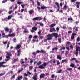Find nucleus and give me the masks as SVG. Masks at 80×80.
Instances as JSON below:
<instances>
[{
	"instance_id": "nucleus-1",
	"label": "nucleus",
	"mask_w": 80,
	"mask_h": 80,
	"mask_svg": "<svg viewBox=\"0 0 80 80\" xmlns=\"http://www.w3.org/2000/svg\"><path fill=\"white\" fill-rule=\"evenodd\" d=\"M2 36H3L2 38H8V37H14L15 36V35L14 33H12V34H9L8 35H5V34L4 33H3L2 34Z\"/></svg>"
},
{
	"instance_id": "nucleus-2",
	"label": "nucleus",
	"mask_w": 80,
	"mask_h": 80,
	"mask_svg": "<svg viewBox=\"0 0 80 80\" xmlns=\"http://www.w3.org/2000/svg\"><path fill=\"white\" fill-rule=\"evenodd\" d=\"M7 55L8 56H6V58L7 59H5V61L6 62H8V61L10 60V57L12 56V55L11 52H7Z\"/></svg>"
},
{
	"instance_id": "nucleus-3",
	"label": "nucleus",
	"mask_w": 80,
	"mask_h": 80,
	"mask_svg": "<svg viewBox=\"0 0 80 80\" xmlns=\"http://www.w3.org/2000/svg\"><path fill=\"white\" fill-rule=\"evenodd\" d=\"M46 66H47V62H44L43 64L40 65L37 68H40V69H45V67H46Z\"/></svg>"
},
{
	"instance_id": "nucleus-4",
	"label": "nucleus",
	"mask_w": 80,
	"mask_h": 80,
	"mask_svg": "<svg viewBox=\"0 0 80 80\" xmlns=\"http://www.w3.org/2000/svg\"><path fill=\"white\" fill-rule=\"evenodd\" d=\"M6 63V62H0V67H2L5 68L7 67V65H3V64Z\"/></svg>"
},
{
	"instance_id": "nucleus-5",
	"label": "nucleus",
	"mask_w": 80,
	"mask_h": 80,
	"mask_svg": "<svg viewBox=\"0 0 80 80\" xmlns=\"http://www.w3.org/2000/svg\"><path fill=\"white\" fill-rule=\"evenodd\" d=\"M42 19H43V18L38 17L33 18L32 20L33 21H36V20H42Z\"/></svg>"
},
{
	"instance_id": "nucleus-6",
	"label": "nucleus",
	"mask_w": 80,
	"mask_h": 80,
	"mask_svg": "<svg viewBox=\"0 0 80 80\" xmlns=\"http://www.w3.org/2000/svg\"><path fill=\"white\" fill-rule=\"evenodd\" d=\"M40 52V53H46V51H44L43 50H41L40 51L38 50L36 52V54H37V53H39Z\"/></svg>"
},
{
	"instance_id": "nucleus-7",
	"label": "nucleus",
	"mask_w": 80,
	"mask_h": 80,
	"mask_svg": "<svg viewBox=\"0 0 80 80\" xmlns=\"http://www.w3.org/2000/svg\"><path fill=\"white\" fill-rule=\"evenodd\" d=\"M52 36H53V37L54 36L55 38H57L59 37V36L58 35V33H52Z\"/></svg>"
},
{
	"instance_id": "nucleus-8",
	"label": "nucleus",
	"mask_w": 80,
	"mask_h": 80,
	"mask_svg": "<svg viewBox=\"0 0 80 80\" xmlns=\"http://www.w3.org/2000/svg\"><path fill=\"white\" fill-rule=\"evenodd\" d=\"M78 47H77L76 48V53H75L76 57H78V49H79V48H78Z\"/></svg>"
},
{
	"instance_id": "nucleus-9",
	"label": "nucleus",
	"mask_w": 80,
	"mask_h": 80,
	"mask_svg": "<svg viewBox=\"0 0 80 80\" xmlns=\"http://www.w3.org/2000/svg\"><path fill=\"white\" fill-rule=\"evenodd\" d=\"M58 50V48H55L52 49V51H50V53H55V52H54V50Z\"/></svg>"
},
{
	"instance_id": "nucleus-10",
	"label": "nucleus",
	"mask_w": 80,
	"mask_h": 80,
	"mask_svg": "<svg viewBox=\"0 0 80 80\" xmlns=\"http://www.w3.org/2000/svg\"><path fill=\"white\" fill-rule=\"evenodd\" d=\"M76 7H78V8H80L79 7H80V2H76Z\"/></svg>"
},
{
	"instance_id": "nucleus-11",
	"label": "nucleus",
	"mask_w": 80,
	"mask_h": 80,
	"mask_svg": "<svg viewBox=\"0 0 80 80\" xmlns=\"http://www.w3.org/2000/svg\"><path fill=\"white\" fill-rule=\"evenodd\" d=\"M50 32H56L57 30H55V29L53 28H52L50 29Z\"/></svg>"
},
{
	"instance_id": "nucleus-12",
	"label": "nucleus",
	"mask_w": 80,
	"mask_h": 80,
	"mask_svg": "<svg viewBox=\"0 0 80 80\" xmlns=\"http://www.w3.org/2000/svg\"><path fill=\"white\" fill-rule=\"evenodd\" d=\"M75 35H76V33H73L72 34L71 38V40H73V39H74V38H75Z\"/></svg>"
},
{
	"instance_id": "nucleus-13",
	"label": "nucleus",
	"mask_w": 80,
	"mask_h": 80,
	"mask_svg": "<svg viewBox=\"0 0 80 80\" xmlns=\"http://www.w3.org/2000/svg\"><path fill=\"white\" fill-rule=\"evenodd\" d=\"M37 77H38V74L34 75L32 78L34 80H38V79L37 78Z\"/></svg>"
},
{
	"instance_id": "nucleus-14",
	"label": "nucleus",
	"mask_w": 80,
	"mask_h": 80,
	"mask_svg": "<svg viewBox=\"0 0 80 80\" xmlns=\"http://www.w3.org/2000/svg\"><path fill=\"white\" fill-rule=\"evenodd\" d=\"M55 4L58 7V11H59L60 10V5H59V4L58 2H56Z\"/></svg>"
},
{
	"instance_id": "nucleus-15",
	"label": "nucleus",
	"mask_w": 80,
	"mask_h": 80,
	"mask_svg": "<svg viewBox=\"0 0 80 80\" xmlns=\"http://www.w3.org/2000/svg\"><path fill=\"white\" fill-rule=\"evenodd\" d=\"M22 78H23V76H18V78L16 80H21V79H22Z\"/></svg>"
},
{
	"instance_id": "nucleus-16",
	"label": "nucleus",
	"mask_w": 80,
	"mask_h": 80,
	"mask_svg": "<svg viewBox=\"0 0 80 80\" xmlns=\"http://www.w3.org/2000/svg\"><path fill=\"white\" fill-rule=\"evenodd\" d=\"M70 67H72V68H73V67L75 68H77V67L76 66H75L73 63H72L70 65Z\"/></svg>"
},
{
	"instance_id": "nucleus-17",
	"label": "nucleus",
	"mask_w": 80,
	"mask_h": 80,
	"mask_svg": "<svg viewBox=\"0 0 80 80\" xmlns=\"http://www.w3.org/2000/svg\"><path fill=\"white\" fill-rule=\"evenodd\" d=\"M22 47V45H18L15 48L16 50H17L18 49H19V48H20V47Z\"/></svg>"
},
{
	"instance_id": "nucleus-18",
	"label": "nucleus",
	"mask_w": 80,
	"mask_h": 80,
	"mask_svg": "<svg viewBox=\"0 0 80 80\" xmlns=\"http://www.w3.org/2000/svg\"><path fill=\"white\" fill-rule=\"evenodd\" d=\"M17 52H18V57H20V53H21V50H20V49H19L18 50Z\"/></svg>"
},
{
	"instance_id": "nucleus-19",
	"label": "nucleus",
	"mask_w": 80,
	"mask_h": 80,
	"mask_svg": "<svg viewBox=\"0 0 80 80\" xmlns=\"http://www.w3.org/2000/svg\"><path fill=\"white\" fill-rule=\"evenodd\" d=\"M4 30L6 32H9V28H8V27H7L4 28Z\"/></svg>"
},
{
	"instance_id": "nucleus-20",
	"label": "nucleus",
	"mask_w": 80,
	"mask_h": 80,
	"mask_svg": "<svg viewBox=\"0 0 80 80\" xmlns=\"http://www.w3.org/2000/svg\"><path fill=\"white\" fill-rule=\"evenodd\" d=\"M45 76V74H41L40 76V78H44Z\"/></svg>"
},
{
	"instance_id": "nucleus-21",
	"label": "nucleus",
	"mask_w": 80,
	"mask_h": 80,
	"mask_svg": "<svg viewBox=\"0 0 80 80\" xmlns=\"http://www.w3.org/2000/svg\"><path fill=\"white\" fill-rule=\"evenodd\" d=\"M33 12H34V11L32 9L29 11V14H30V15H32V13H33Z\"/></svg>"
},
{
	"instance_id": "nucleus-22",
	"label": "nucleus",
	"mask_w": 80,
	"mask_h": 80,
	"mask_svg": "<svg viewBox=\"0 0 80 80\" xmlns=\"http://www.w3.org/2000/svg\"><path fill=\"white\" fill-rule=\"evenodd\" d=\"M47 7L46 6H42L41 8V10H45V9H47Z\"/></svg>"
},
{
	"instance_id": "nucleus-23",
	"label": "nucleus",
	"mask_w": 80,
	"mask_h": 80,
	"mask_svg": "<svg viewBox=\"0 0 80 80\" xmlns=\"http://www.w3.org/2000/svg\"><path fill=\"white\" fill-rule=\"evenodd\" d=\"M27 76H28V75H27V73H25L24 75V78L26 80H28V78L25 77H27Z\"/></svg>"
},
{
	"instance_id": "nucleus-24",
	"label": "nucleus",
	"mask_w": 80,
	"mask_h": 80,
	"mask_svg": "<svg viewBox=\"0 0 80 80\" xmlns=\"http://www.w3.org/2000/svg\"><path fill=\"white\" fill-rule=\"evenodd\" d=\"M57 59H59V60H62V57L61 56H60V55H58L57 56Z\"/></svg>"
},
{
	"instance_id": "nucleus-25",
	"label": "nucleus",
	"mask_w": 80,
	"mask_h": 80,
	"mask_svg": "<svg viewBox=\"0 0 80 80\" xmlns=\"http://www.w3.org/2000/svg\"><path fill=\"white\" fill-rule=\"evenodd\" d=\"M47 37H53V34H48L47 35Z\"/></svg>"
},
{
	"instance_id": "nucleus-26",
	"label": "nucleus",
	"mask_w": 80,
	"mask_h": 80,
	"mask_svg": "<svg viewBox=\"0 0 80 80\" xmlns=\"http://www.w3.org/2000/svg\"><path fill=\"white\" fill-rule=\"evenodd\" d=\"M12 41L14 43H16V42H17V38H14L13 39Z\"/></svg>"
},
{
	"instance_id": "nucleus-27",
	"label": "nucleus",
	"mask_w": 80,
	"mask_h": 80,
	"mask_svg": "<svg viewBox=\"0 0 80 80\" xmlns=\"http://www.w3.org/2000/svg\"><path fill=\"white\" fill-rule=\"evenodd\" d=\"M32 29L34 31H37V28L36 27H34L32 28Z\"/></svg>"
},
{
	"instance_id": "nucleus-28",
	"label": "nucleus",
	"mask_w": 80,
	"mask_h": 80,
	"mask_svg": "<svg viewBox=\"0 0 80 80\" xmlns=\"http://www.w3.org/2000/svg\"><path fill=\"white\" fill-rule=\"evenodd\" d=\"M28 38H30V39L29 40V41L30 40H31V38H33V36L32 35H29Z\"/></svg>"
},
{
	"instance_id": "nucleus-29",
	"label": "nucleus",
	"mask_w": 80,
	"mask_h": 80,
	"mask_svg": "<svg viewBox=\"0 0 80 80\" xmlns=\"http://www.w3.org/2000/svg\"><path fill=\"white\" fill-rule=\"evenodd\" d=\"M55 25H56V24H52L51 25L50 27H55Z\"/></svg>"
},
{
	"instance_id": "nucleus-30",
	"label": "nucleus",
	"mask_w": 80,
	"mask_h": 80,
	"mask_svg": "<svg viewBox=\"0 0 80 80\" xmlns=\"http://www.w3.org/2000/svg\"><path fill=\"white\" fill-rule=\"evenodd\" d=\"M66 69L68 71H71L72 70V68H66Z\"/></svg>"
},
{
	"instance_id": "nucleus-31",
	"label": "nucleus",
	"mask_w": 80,
	"mask_h": 80,
	"mask_svg": "<svg viewBox=\"0 0 80 80\" xmlns=\"http://www.w3.org/2000/svg\"><path fill=\"white\" fill-rule=\"evenodd\" d=\"M33 42H34V43L35 42H38V39H37V40H35L34 39L32 40Z\"/></svg>"
},
{
	"instance_id": "nucleus-32",
	"label": "nucleus",
	"mask_w": 80,
	"mask_h": 80,
	"mask_svg": "<svg viewBox=\"0 0 80 80\" xmlns=\"http://www.w3.org/2000/svg\"><path fill=\"white\" fill-rule=\"evenodd\" d=\"M18 58H17V59H15L13 60V62H18Z\"/></svg>"
},
{
	"instance_id": "nucleus-33",
	"label": "nucleus",
	"mask_w": 80,
	"mask_h": 80,
	"mask_svg": "<svg viewBox=\"0 0 80 80\" xmlns=\"http://www.w3.org/2000/svg\"><path fill=\"white\" fill-rule=\"evenodd\" d=\"M39 38L40 39H42L43 38H44V36H40V35H39Z\"/></svg>"
},
{
	"instance_id": "nucleus-34",
	"label": "nucleus",
	"mask_w": 80,
	"mask_h": 80,
	"mask_svg": "<svg viewBox=\"0 0 80 80\" xmlns=\"http://www.w3.org/2000/svg\"><path fill=\"white\" fill-rule=\"evenodd\" d=\"M58 41L59 43H61L62 42V40H61V38H58Z\"/></svg>"
},
{
	"instance_id": "nucleus-35",
	"label": "nucleus",
	"mask_w": 80,
	"mask_h": 80,
	"mask_svg": "<svg viewBox=\"0 0 80 80\" xmlns=\"http://www.w3.org/2000/svg\"><path fill=\"white\" fill-rule=\"evenodd\" d=\"M37 24H38L39 25H40L41 26H43V24L42 23H38V22H37Z\"/></svg>"
},
{
	"instance_id": "nucleus-36",
	"label": "nucleus",
	"mask_w": 80,
	"mask_h": 80,
	"mask_svg": "<svg viewBox=\"0 0 80 80\" xmlns=\"http://www.w3.org/2000/svg\"><path fill=\"white\" fill-rule=\"evenodd\" d=\"M41 63H42V62H41V61H39L37 63V65H40V64H41Z\"/></svg>"
},
{
	"instance_id": "nucleus-37",
	"label": "nucleus",
	"mask_w": 80,
	"mask_h": 80,
	"mask_svg": "<svg viewBox=\"0 0 80 80\" xmlns=\"http://www.w3.org/2000/svg\"><path fill=\"white\" fill-rule=\"evenodd\" d=\"M23 68L21 69V70H19L18 71V73H20V72H22V71H23Z\"/></svg>"
},
{
	"instance_id": "nucleus-38",
	"label": "nucleus",
	"mask_w": 80,
	"mask_h": 80,
	"mask_svg": "<svg viewBox=\"0 0 80 80\" xmlns=\"http://www.w3.org/2000/svg\"><path fill=\"white\" fill-rule=\"evenodd\" d=\"M32 69H33V66H30L29 67V69L31 70H32Z\"/></svg>"
},
{
	"instance_id": "nucleus-39",
	"label": "nucleus",
	"mask_w": 80,
	"mask_h": 80,
	"mask_svg": "<svg viewBox=\"0 0 80 80\" xmlns=\"http://www.w3.org/2000/svg\"><path fill=\"white\" fill-rule=\"evenodd\" d=\"M62 69H60L58 71V72H57V73H60L62 72Z\"/></svg>"
},
{
	"instance_id": "nucleus-40",
	"label": "nucleus",
	"mask_w": 80,
	"mask_h": 80,
	"mask_svg": "<svg viewBox=\"0 0 80 80\" xmlns=\"http://www.w3.org/2000/svg\"><path fill=\"white\" fill-rule=\"evenodd\" d=\"M66 48L65 47H63L62 48V49H60V50H65V49Z\"/></svg>"
},
{
	"instance_id": "nucleus-41",
	"label": "nucleus",
	"mask_w": 80,
	"mask_h": 80,
	"mask_svg": "<svg viewBox=\"0 0 80 80\" xmlns=\"http://www.w3.org/2000/svg\"><path fill=\"white\" fill-rule=\"evenodd\" d=\"M52 38L51 37V38H47V40H52Z\"/></svg>"
},
{
	"instance_id": "nucleus-42",
	"label": "nucleus",
	"mask_w": 80,
	"mask_h": 80,
	"mask_svg": "<svg viewBox=\"0 0 80 80\" xmlns=\"http://www.w3.org/2000/svg\"><path fill=\"white\" fill-rule=\"evenodd\" d=\"M12 79H14V78H15V75H14L12 76L11 77Z\"/></svg>"
},
{
	"instance_id": "nucleus-43",
	"label": "nucleus",
	"mask_w": 80,
	"mask_h": 80,
	"mask_svg": "<svg viewBox=\"0 0 80 80\" xmlns=\"http://www.w3.org/2000/svg\"><path fill=\"white\" fill-rule=\"evenodd\" d=\"M12 13H13V11H9L8 12V13L9 15H10V14H11Z\"/></svg>"
},
{
	"instance_id": "nucleus-44",
	"label": "nucleus",
	"mask_w": 80,
	"mask_h": 80,
	"mask_svg": "<svg viewBox=\"0 0 80 80\" xmlns=\"http://www.w3.org/2000/svg\"><path fill=\"white\" fill-rule=\"evenodd\" d=\"M21 67H24V68H26V67H27V66H26V65L25 64H23L21 66Z\"/></svg>"
},
{
	"instance_id": "nucleus-45",
	"label": "nucleus",
	"mask_w": 80,
	"mask_h": 80,
	"mask_svg": "<svg viewBox=\"0 0 80 80\" xmlns=\"http://www.w3.org/2000/svg\"><path fill=\"white\" fill-rule=\"evenodd\" d=\"M65 62H67V60H62L61 62V63H64Z\"/></svg>"
},
{
	"instance_id": "nucleus-46",
	"label": "nucleus",
	"mask_w": 80,
	"mask_h": 80,
	"mask_svg": "<svg viewBox=\"0 0 80 80\" xmlns=\"http://www.w3.org/2000/svg\"><path fill=\"white\" fill-rule=\"evenodd\" d=\"M38 36L35 35L34 37L33 38H35V39H36V38H38Z\"/></svg>"
},
{
	"instance_id": "nucleus-47",
	"label": "nucleus",
	"mask_w": 80,
	"mask_h": 80,
	"mask_svg": "<svg viewBox=\"0 0 80 80\" xmlns=\"http://www.w3.org/2000/svg\"><path fill=\"white\" fill-rule=\"evenodd\" d=\"M70 48H71V49H72V50L73 48V46L72 45H70Z\"/></svg>"
},
{
	"instance_id": "nucleus-48",
	"label": "nucleus",
	"mask_w": 80,
	"mask_h": 80,
	"mask_svg": "<svg viewBox=\"0 0 80 80\" xmlns=\"http://www.w3.org/2000/svg\"><path fill=\"white\" fill-rule=\"evenodd\" d=\"M8 1V0H6L5 1H3L2 2V3H6Z\"/></svg>"
},
{
	"instance_id": "nucleus-49",
	"label": "nucleus",
	"mask_w": 80,
	"mask_h": 80,
	"mask_svg": "<svg viewBox=\"0 0 80 80\" xmlns=\"http://www.w3.org/2000/svg\"><path fill=\"white\" fill-rule=\"evenodd\" d=\"M21 3H23V2H18V4L19 5H20Z\"/></svg>"
},
{
	"instance_id": "nucleus-50",
	"label": "nucleus",
	"mask_w": 80,
	"mask_h": 80,
	"mask_svg": "<svg viewBox=\"0 0 80 80\" xmlns=\"http://www.w3.org/2000/svg\"><path fill=\"white\" fill-rule=\"evenodd\" d=\"M68 21H69V20H71V21H72V20H73V18H68Z\"/></svg>"
},
{
	"instance_id": "nucleus-51",
	"label": "nucleus",
	"mask_w": 80,
	"mask_h": 80,
	"mask_svg": "<svg viewBox=\"0 0 80 80\" xmlns=\"http://www.w3.org/2000/svg\"><path fill=\"white\" fill-rule=\"evenodd\" d=\"M73 60H76V58H73L71 59V61H73Z\"/></svg>"
},
{
	"instance_id": "nucleus-52",
	"label": "nucleus",
	"mask_w": 80,
	"mask_h": 80,
	"mask_svg": "<svg viewBox=\"0 0 80 80\" xmlns=\"http://www.w3.org/2000/svg\"><path fill=\"white\" fill-rule=\"evenodd\" d=\"M7 19H8V20H10L11 19V16H9Z\"/></svg>"
},
{
	"instance_id": "nucleus-53",
	"label": "nucleus",
	"mask_w": 80,
	"mask_h": 80,
	"mask_svg": "<svg viewBox=\"0 0 80 80\" xmlns=\"http://www.w3.org/2000/svg\"><path fill=\"white\" fill-rule=\"evenodd\" d=\"M9 45H10V43H8V45L7 47V48H8L9 47Z\"/></svg>"
},
{
	"instance_id": "nucleus-54",
	"label": "nucleus",
	"mask_w": 80,
	"mask_h": 80,
	"mask_svg": "<svg viewBox=\"0 0 80 80\" xmlns=\"http://www.w3.org/2000/svg\"><path fill=\"white\" fill-rule=\"evenodd\" d=\"M25 5H21V7H22V8H25Z\"/></svg>"
},
{
	"instance_id": "nucleus-55",
	"label": "nucleus",
	"mask_w": 80,
	"mask_h": 80,
	"mask_svg": "<svg viewBox=\"0 0 80 80\" xmlns=\"http://www.w3.org/2000/svg\"><path fill=\"white\" fill-rule=\"evenodd\" d=\"M37 4L38 6H40V2H37Z\"/></svg>"
},
{
	"instance_id": "nucleus-56",
	"label": "nucleus",
	"mask_w": 80,
	"mask_h": 80,
	"mask_svg": "<svg viewBox=\"0 0 80 80\" xmlns=\"http://www.w3.org/2000/svg\"><path fill=\"white\" fill-rule=\"evenodd\" d=\"M32 54L33 55H36V54H37L36 52H33L32 53Z\"/></svg>"
},
{
	"instance_id": "nucleus-57",
	"label": "nucleus",
	"mask_w": 80,
	"mask_h": 80,
	"mask_svg": "<svg viewBox=\"0 0 80 80\" xmlns=\"http://www.w3.org/2000/svg\"><path fill=\"white\" fill-rule=\"evenodd\" d=\"M80 38H77V41H78V42H79V41H80Z\"/></svg>"
},
{
	"instance_id": "nucleus-58",
	"label": "nucleus",
	"mask_w": 80,
	"mask_h": 80,
	"mask_svg": "<svg viewBox=\"0 0 80 80\" xmlns=\"http://www.w3.org/2000/svg\"><path fill=\"white\" fill-rule=\"evenodd\" d=\"M20 63H21V64H23L24 63H25V62L24 61H22V62H21V61H20Z\"/></svg>"
},
{
	"instance_id": "nucleus-59",
	"label": "nucleus",
	"mask_w": 80,
	"mask_h": 80,
	"mask_svg": "<svg viewBox=\"0 0 80 80\" xmlns=\"http://www.w3.org/2000/svg\"><path fill=\"white\" fill-rule=\"evenodd\" d=\"M56 29L57 31H59V30H60V28H57Z\"/></svg>"
},
{
	"instance_id": "nucleus-60",
	"label": "nucleus",
	"mask_w": 80,
	"mask_h": 80,
	"mask_svg": "<svg viewBox=\"0 0 80 80\" xmlns=\"http://www.w3.org/2000/svg\"><path fill=\"white\" fill-rule=\"evenodd\" d=\"M40 34H41V31H39L38 33V34L40 35Z\"/></svg>"
},
{
	"instance_id": "nucleus-61",
	"label": "nucleus",
	"mask_w": 80,
	"mask_h": 80,
	"mask_svg": "<svg viewBox=\"0 0 80 80\" xmlns=\"http://www.w3.org/2000/svg\"><path fill=\"white\" fill-rule=\"evenodd\" d=\"M59 12H60V13H63V10H60Z\"/></svg>"
},
{
	"instance_id": "nucleus-62",
	"label": "nucleus",
	"mask_w": 80,
	"mask_h": 80,
	"mask_svg": "<svg viewBox=\"0 0 80 80\" xmlns=\"http://www.w3.org/2000/svg\"><path fill=\"white\" fill-rule=\"evenodd\" d=\"M63 29H66L67 28V27L66 26H63L62 27Z\"/></svg>"
},
{
	"instance_id": "nucleus-63",
	"label": "nucleus",
	"mask_w": 80,
	"mask_h": 80,
	"mask_svg": "<svg viewBox=\"0 0 80 80\" xmlns=\"http://www.w3.org/2000/svg\"><path fill=\"white\" fill-rule=\"evenodd\" d=\"M67 50H70V48H69V47H66Z\"/></svg>"
},
{
	"instance_id": "nucleus-64",
	"label": "nucleus",
	"mask_w": 80,
	"mask_h": 80,
	"mask_svg": "<svg viewBox=\"0 0 80 80\" xmlns=\"http://www.w3.org/2000/svg\"><path fill=\"white\" fill-rule=\"evenodd\" d=\"M52 78H54L55 77V75L53 74L51 76Z\"/></svg>"
}]
</instances>
